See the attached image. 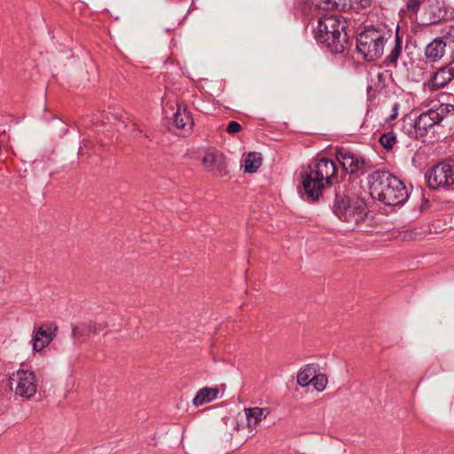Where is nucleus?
<instances>
[{
	"label": "nucleus",
	"instance_id": "nucleus-4",
	"mask_svg": "<svg viewBox=\"0 0 454 454\" xmlns=\"http://www.w3.org/2000/svg\"><path fill=\"white\" fill-rule=\"evenodd\" d=\"M390 37L391 32L385 27H365L356 37L357 51L366 60L377 59L383 54L385 45Z\"/></svg>",
	"mask_w": 454,
	"mask_h": 454
},
{
	"label": "nucleus",
	"instance_id": "nucleus-13",
	"mask_svg": "<svg viewBox=\"0 0 454 454\" xmlns=\"http://www.w3.org/2000/svg\"><path fill=\"white\" fill-rule=\"evenodd\" d=\"M244 412L247 419V425L250 430H253L256 428L262 419L269 416L270 410L268 408L253 407L246 408Z\"/></svg>",
	"mask_w": 454,
	"mask_h": 454
},
{
	"label": "nucleus",
	"instance_id": "nucleus-2",
	"mask_svg": "<svg viewBox=\"0 0 454 454\" xmlns=\"http://www.w3.org/2000/svg\"><path fill=\"white\" fill-rule=\"evenodd\" d=\"M370 193L388 206H397L408 199L404 184L387 171H374L370 177Z\"/></svg>",
	"mask_w": 454,
	"mask_h": 454
},
{
	"label": "nucleus",
	"instance_id": "nucleus-1",
	"mask_svg": "<svg viewBox=\"0 0 454 454\" xmlns=\"http://www.w3.org/2000/svg\"><path fill=\"white\" fill-rule=\"evenodd\" d=\"M336 174V165L333 160L322 158L310 164L301 173L302 186L307 199L317 200L323 191L331 186Z\"/></svg>",
	"mask_w": 454,
	"mask_h": 454
},
{
	"label": "nucleus",
	"instance_id": "nucleus-21",
	"mask_svg": "<svg viewBox=\"0 0 454 454\" xmlns=\"http://www.w3.org/2000/svg\"><path fill=\"white\" fill-rule=\"evenodd\" d=\"M380 143L385 149L390 150L396 143V136L394 132H387L380 136Z\"/></svg>",
	"mask_w": 454,
	"mask_h": 454
},
{
	"label": "nucleus",
	"instance_id": "nucleus-25",
	"mask_svg": "<svg viewBox=\"0 0 454 454\" xmlns=\"http://www.w3.org/2000/svg\"><path fill=\"white\" fill-rule=\"evenodd\" d=\"M425 0H407L406 8L411 14H417Z\"/></svg>",
	"mask_w": 454,
	"mask_h": 454
},
{
	"label": "nucleus",
	"instance_id": "nucleus-22",
	"mask_svg": "<svg viewBox=\"0 0 454 454\" xmlns=\"http://www.w3.org/2000/svg\"><path fill=\"white\" fill-rule=\"evenodd\" d=\"M327 382H328V380L325 374H323V373L316 374L315 373L314 377L312 378L311 384L314 386V387L317 391L322 392L323 390L325 389V387L327 386Z\"/></svg>",
	"mask_w": 454,
	"mask_h": 454
},
{
	"label": "nucleus",
	"instance_id": "nucleus-8",
	"mask_svg": "<svg viewBox=\"0 0 454 454\" xmlns=\"http://www.w3.org/2000/svg\"><path fill=\"white\" fill-rule=\"evenodd\" d=\"M448 106H439L421 114L415 121L414 129L419 137H424L429 129L441 122L447 114Z\"/></svg>",
	"mask_w": 454,
	"mask_h": 454
},
{
	"label": "nucleus",
	"instance_id": "nucleus-17",
	"mask_svg": "<svg viewBox=\"0 0 454 454\" xmlns=\"http://www.w3.org/2000/svg\"><path fill=\"white\" fill-rule=\"evenodd\" d=\"M262 165V157L258 153H249L244 160V170L247 173H254Z\"/></svg>",
	"mask_w": 454,
	"mask_h": 454
},
{
	"label": "nucleus",
	"instance_id": "nucleus-23",
	"mask_svg": "<svg viewBox=\"0 0 454 454\" xmlns=\"http://www.w3.org/2000/svg\"><path fill=\"white\" fill-rule=\"evenodd\" d=\"M402 51V41L398 35L395 36V44L392 49L390 54L388 55V59L392 63H395L401 54Z\"/></svg>",
	"mask_w": 454,
	"mask_h": 454
},
{
	"label": "nucleus",
	"instance_id": "nucleus-5",
	"mask_svg": "<svg viewBox=\"0 0 454 454\" xmlns=\"http://www.w3.org/2000/svg\"><path fill=\"white\" fill-rule=\"evenodd\" d=\"M334 214L352 227L358 226L366 218V205L363 200L337 194L333 205Z\"/></svg>",
	"mask_w": 454,
	"mask_h": 454
},
{
	"label": "nucleus",
	"instance_id": "nucleus-19",
	"mask_svg": "<svg viewBox=\"0 0 454 454\" xmlns=\"http://www.w3.org/2000/svg\"><path fill=\"white\" fill-rule=\"evenodd\" d=\"M98 331V326L95 323L88 322L82 324L80 326L72 327V336L76 339L79 335L86 336L90 333H95Z\"/></svg>",
	"mask_w": 454,
	"mask_h": 454
},
{
	"label": "nucleus",
	"instance_id": "nucleus-20",
	"mask_svg": "<svg viewBox=\"0 0 454 454\" xmlns=\"http://www.w3.org/2000/svg\"><path fill=\"white\" fill-rule=\"evenodd\" d=\"M344 0H308V5L312 10H327L338 6Z\"/></svg>",
	"mask_w": 454,
	"mask_h": 454
},
{
	"label": "nucleus",
	"instance_id": "nucleus-11",
	"mask_svg": "<svg viewBox=\"0 0 454 454\" xmlns=\"http://www.w3.org/2000/svg\"><path fill=\"white\" fill-rule=\"evenodd\" d=\"M337 159L341 164L343 170L348 174L358 172L364 165L363 158L346 149L338 151Z\"/></svg>",
	"mask_w": 454,
	"mask_h": 454
},
{
	"label": "nucleus",
	"instance_id": "nucleus-3",
	"mask_svg": "<svg viewBox=\"0 0 454 454\" xmlns=\"http://www.w3.org/2000/svg\"><path fill=\"white\" fill-rule=\"evenodd\" d=\"M346 20L340 15H325L319 19L315 30L318 43L331 51L342 52L347 43Z\"/></svg>",
	"mask_w": 454,
	"mask_h": 454
},
{
	"label": "nucleus",
	"instance_id": "nucleus-6",
	"mask_svg": "<svg viewBox=\"0 0 454 454\" xmlns=\"http://www.w3.org/2000/svg\"><path fill=\"white\" fill-rule=\"evenodd\" d=\"M11 388L16 395L30 399L37 391V380L34 372L20 369L10 376Z\"/></svg>",
	"mask_w": 454,
	"mask_h": 454
},
{
	"label": "nucleus",
	"instance_id": "nucleus-10",
	"mask_svg": "<svg viewBox=\"0 0 454 454\" xmlns=\"http://www.w3.org/2000/svg\"><path fill=\"white\" fill-rule=\"evenodd\" d=\"M57 332L58 325L53 322L40 325L32 340L34 351L39 352L46 348L53 340Z\"/></svg>",
	"mask_w": 454,
	"mask_h": 454
},
{
	"label": "nucleus",
	"instance_id": "nucleus-27",
	"mask_svg": "<svg viewBox=\"0 0 454 454\" xmlns=\"http://www.w3.org/2000/svg\"><path fill=\"white\" fill-rule=\"evenodd\" d=\"M440 106H448L447 114L450 113V112H454V105L446 104V105H441Z\"/></svg>",
	"mask_w": 454,
	"mask_h": 454
},
{
	"label": "nucleus",
	"instance_id": "nucleus-9",
	"mask_svg": "<svg viewBox=\"0 0 454 454\" xmlns=\"http://www.w3.org/2000/svg\"><path fill=\"white\" fill-rule=\"evenodd\" d=\"M202 164L207 171L219 176H223L227 174L225 157L218 151L207 150L202 158Z\"/></svg>",
	"mask_w": 454,
	"mask_h": 454
},
{
	"label": "nucleus",
	"instance_id": "nucleus-16",
	"mask_svg": "<svg viewBox=\"0 0 454 454\" xmlns=\"http://www.w3.org/2000/svg\"><path fill=\"white\" fill-rule=\"evenodd\" d=\"M174 122L178 129L192 128L193 122L186 109L178 106L174 117Z\"/></svg>",
	"mask_w": 454,
	"mask_h": 454
},
{
	"label": "nucleus",
	"instance_id": "nucleus-24",
	"mask_svg": "<svg viewBox=\"0 0 454 454\" xmlns=\"http://www.w3.org/2000/svg\"><path fill=\"white\" fill-rule=\"evenodd\" d=\"M440 38H442L443 42H446V44L448 43H453L454 42V27H445L442 30V36Z\"/></svg>",
	"mask_w": 454,
	"mask_h": 454
},
{
	"label": "nucleus",
	"instance_id": "nucleus-12",
	"mask_svg": "<svg viewBox=\"0 0 454 454\" xmlns=\"http://www.w3.org/2000/svg\"><path fill=\"white\" fill-rule=\"evenodd\" d=\"M452 79H454V59L448 66L438 69L431 81V87L434 90L443 88Z\"/></svg>",
	"mask_w": 454,
	"mask_h": 454
},
{
	"label": "nucleus",
	"instance_id": "nucleus-26",
	"mask_svg": "<svg viewBox=\"0 0 454 454\" xmlns=\"http://www.w3.org/2000/svg\"><path fill=\"white\" fill-rule=\"evenodd\" d=\"M226 130L229 134H236L241 130V125L235 121H231L229 122Z\"/></svg>",
	"mask_w": 454,
	"mask_h": 454
},
{
	"label": "nucleus",
	"instance_id": "nucleus-18",
	"mask_svg": "<svg viewBox=\"0 0 454 454\" xmlns=\"http://www.w3.org/2000/svg\"><path fill=\"white\" fill-rule=\"evenodd\" d=\"M316 373V369L313 365H307L300 370L297 374V383L301 387H306L312 382V378Z\"/></svg>",
	"mask_w": 454,
	"mask_h": 454
},
{
	"label": "nucleus",
	"instance_id": "nucleus-14",
	"mask_svg": "<svg viewBox=\"0 0 454 454\" xmlns=\"http://www.w3.org/2000/svg\"><path fill=\"white\" fill-rule=\"evenodd\" d=\"M446 42H443L442 38H435L427 45L425 55L427 59L435 62L443 57Z\"/></svg>",
	"mask_w": 454,
	"mask_h": 454
},
{
	"label": "nucleus",
	"instance_id": "nucleus-7",
	"mask_svg": "<svg viewBox=\"0 0 454 454\" xmlns=\"http://www.w3.org/2000/svg\"><path fill=\"white\" fill-rule=\"evenodd\" d=\"M426 177L432 189L451 187L454 190V160L435 165Z\"/></svg>",
	"mask_w": 454,
	"mask_h": 454
},
{
	"label": "nucleus",
	"instance_id": "nucleus-15",
	"mask_svg": "<svg viewBox=\"0 0 454 454\" xmlns=\"http://www.w3.org/2000/svg\"><path fill=\"white\" fill-rule=\"evenodd\" d=\"M219 389L217 387H203L200 388L192 399V403L199 407L205 403H210L218 397Z\"/></svg>",
	"mask_w": 454,
	"mask_h": 454
}]
</instances>
